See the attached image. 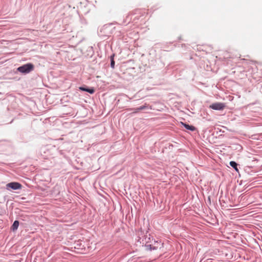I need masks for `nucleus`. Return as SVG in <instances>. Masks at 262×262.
Listing matches in <instances>:
<instances>
[{
  "label": "nucleus",
  "mask_w": 262,
  "mask_h": 262,
  "mask_svg": "<svg viewBox=\"0 0 262 262\" xmlns=\"http://www.w3.org/2000/svg\"><path fill=\"white\" fill-rule=\"evenodd\" d=\"M18 226L19 222L18 221H15L11 227V229L13 231H15L17 229Z\"/></svg>",
  "instance_id": "7"
},
{
  "label": "nucleus",
  "mask_w": 262,
  "mask_h": 262,
  "mask_svg": "<svg viewBox=\"0 0 262 262\" xmlns=\"http://www.w3.org/2000/svg\"><path fill=\"white\" fill-rule=\"evenodd\" d=\"M79 89L83 91L87 92L91 94H93L95 92V90H94V88L88 89V88H85L84 87L81 86V87L79 88Z\"/></svg>",
  "instance_id": "4"
},
{
  "label": "nucleus",
  "mask_w": 262,
  "mask_h": 262,
  "mask_svg": "<svg viewBox=\"0 0 262 262\" xmlns=\"http://www.w3.org/2000/svg\"><path fill=\"white\" fill-rule=\"evenodd\" d=\"M157 246H156V248H158V247H160L161 246L160 243L157 242Z\"/></svg>",
  "instance_id": "11"
},
{
  "label": "nucleus",
  "mask_w": 262,
  "mask_h": 262,
  "mask_svg": "<svg viewBox=\"0 0 262 262\" xmlns=\"http://www.w3.org/2000/svg\"><path fill=\"white\" fill-rule=\"evenodd\" d=\"M146 108V105H142V106H141L138 108H134V109H132V110H134V112L135 113H138L139 112V111H142L145 108Z\"/></svg>",
  "instance_id": "8"
},
{
  "label": "nucleus",
  "mask_w": 262,
  "mask_h": 262,
  "mask_svg": "<svg viewBox=\"0 0 262 262\" xmlns=\"http://www.w3.org/2000/svg\"><path fill=\"white\" fill-rule=\"evenodd\" d=\"M230 165L233 167L234 168L236 171H238V169H237V163L234 161H231L230 162Z\"/></svg>",
  "instance_id": "9"
},
{
  "label": "nucleus",
  "mask_w": 262,
  "mask_h": 262,
  "mask_svg": "<svg viewBox=\"0 0 262 262\" xmlns=\"http://www.w3.org/2000/svg\"><path fill=\"white\" fill-rule=\"evenodd\" d=\"M34 68V65L32 63H29L18 67L17 70L23 74H28L33 71Z\"/></svg>",
  "instance_id": "1"
},
{
  "label": "nucleus",
  "mask_w": 262,
  "mask_h": 262,
  "mask_svg": "<svg viewBox=\"0 0 262 262\" xmlns=\"http://www.w3.org/2000/svg\"><path fill=\"white\" fill-rule=\"evenodd\" d=\"M181 123L187 129H188V130H190L191 131H194L195 129V127L193 126L189 125L188 124H187L183 123V122H182Z\"/></svg>",
  "instance_id": "6"
},
{
  "label": "nucleus",
  "mask_w": 262,
  "mask_h": 262,
  "mask_svg": "<svg viewBox=\"0 0 262 262\" xmlns=\"http://www.w3.org/2000/svg\"><path fill=\"white\" fill-rule=\"evenodd\" d=\"M7 187L12 189L16 190L21 188V185L17 182H11L7 184Z\"/></svg>",
  "instance_id": "3"
},
{
  "label": "nucleus",
  "mask_w": 262,
  "mask_h": 262,
  "mask_svg": "<svg viewBox=\"0 0 262 262\" xmlns=\"http://www.w3.org/2000/svg\"><path fill=\"white\" fill-rule=\"evenodd\" d=\"M114 66H115V61L114 60V59L113 57H112V59H111V66L112 68H114Z\"/></svg>",
  "instance_id": "10"
},
{
  "label": "nucleus",
  "mask_w": 262,
  "mask_h": 262,
  "mask_svg": "<svg viewBox=\"0 0 262 262\" xmlns=\"http://www.w3.org/2000/svg\"><path fill=\"white\" fill-rule=\"evenodd\" d=\"M209 107L214 110H223L225 108V105L223 103L216 102L212 103Z\"/></svg>",
  "instance_id": "2"
},
{
  "label": "nucleus",
  "mask_w": 262,
  "mask_h": 262,
  "mask_svg": "<svg viewBox=\"0 0 262 262\" xmlns=\"http://www.w3.org/2000/svg\"><path fill=\"white\" fill-rule=\"evenodd\" d=\"M79 89L83 91L87 92L91 94H93L95 92V90H94V88L88 89V88H85L84 87L81 86V87L79 88Z\"/></svg>",
  "instance_id": "5"
}]
</instances>
